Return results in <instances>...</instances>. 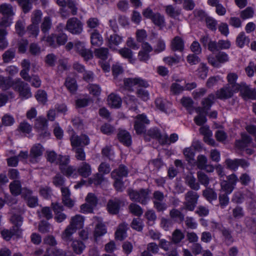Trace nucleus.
Listing matches in <instances>:
<instances>
[{"instance_id": "obj_60", "label": "nucleus", "mask_w": 256, "mask_h": 256, "mask_svg": "<svg viewBox=\"0 0 256 256\" xmlns=\"http://www.w3.org/2000/svg\"><path fill=\"white\" fill-rule=\"evenodd\" d=\"M88 90L90 94L94 96H99L101 93V88L98 84H92L88 86Z\"/></svg>"}, {"instance_id": "obj_30", "label": "nucleus", "mask_w": 256, "mask_h": 256, "mask_svg": "<svg viewBox=\"0 0 256 256\" xmlns=\"http://www.w3.org/2000/svg\"><path fill=\"white\" fill-rule=\"evenodd\" d=\"M64 86L71 94H74L78 89L76 81L74 78L68 77L66 79Z\"/></svg>"}, {"instance_id": "obj_45", "label": "nucleus", "mask_w": 256, "mask_h": 256, "mask_svg": "<svg viewBox=\"0 0 256 256\" xmlns=\"http://www.w3.org/2000/svg\"><path fill=\"white\" fill-rule=\"evenodd\" d=\"M170 218L174 222H181L184 220V215L177 209L172 210L170 211Z\"/></svg>"}, {"instance_id": "obj_2", "label": "nucleus", "mask_w": 256, "mask_h": 256, "mask_svg": "<svg viewBox=\"0 0 256 256\" xmlns=\"http://www.w3.org/2000/svg\"><path fill=\"white\" fill-rule=\"evenodd\" d=\"M84 225V218L82 216L77 214L71 218L70 224L62 235V239L66 242L71 240V237L77 229L82 228Z\"/></svg>"}, {"instance_id": "obj_48", "label": "nucleus", "mask_w": 256, "mask_h": 256, "mask_svg": "<svg viewBox=\"0 0 256 256\" xmlns=\"http://www.w3.org/2000/svg\"><path fill=\"white\" fill-rule=\"evenodd\" d=\"M203 196L210 202L217 198V194L212 188H206L204 190Z\"/></svg>"}, {"instance_id": "obj_1", "label": "nucleus", "mask_w": 256, "mask_h": 256, "mask_svg": "<svg viewBox=\"0 0 256 256\" xmlns=\"http://www.w3.org/2000/svg\"><path fill=\"white\" fill-rule=\"evenodd\" d=\"M71 144L76 152V157L78 160H84L86 154L80 146H86L89 144L90 140L88 136L83 134L80 136L73 134L70 137Z\"/></svg>"}, {"instance_id": "obj_5", "label": "nucleus", "mask_w": 256, "mask_h": 256, "mask_svg": "<svg viewBox=\"0 0 256 256\" xmlns=\"http://www.w3.org/2000/svg\"><path fill=\"white\" fill-rule=\"evenodd\" d=\"M143 16L150 19L152 23L160 29L166 26L164 16L159 12H154L150 8L144 9L142 12Z\"/></svg>"}, {"instance_id": "obj_15", "label": "nucleus", "mask_w": 256, "mask_h": 256, "mask_svg": "<svg viewBox=\"0 0 256 256\" xmlns=\"http://www.w3.org/2000/svg\"><path fill=\"white\" fill-rule=\"evenodd\" d=\"M150 124V120L144 114H138L136 117L134 128L137 134H142L145 132V124Z\"/></svg>"}, {"instance_id": "obj_59", "label": "nucleus", "mask_w": 256, "mask_h": 256, "mask_svg": "<svg viewBox=\"0 0 256 256\" xmlns=\"http://www.w3.org/2000/svg\"><path fill=\"white\" fill-rule=\"evenodd\" d=\"M36 98L38 102L42 104H44L47 101V94L43 90H38L36 95Z\"/></svg>"}, {"instance_id": "obj_7", "label": "nucleus", "mask_w": 256, "mask_h": 256, "mask_svg": "<svg viewBox=\"0 0 256 256\" xmlns=\"http://www.w3.org/2000/svg\"><path fill=\"white\" fill-rule=\"evenodd\" d=\"M128 170L126 166L121 165L118 169L112 172V177L115 180L114 186L118 191H122L124 189L122 178L128 175Z\"/></svg>"}, {"instance_id": "obj_58", "label": "nucleus", "mask_w": 256, "mask_h": 256, "mask_svg": "<svg viewBox=\"0 0 256 256\" xmlns=\"http://www.w3.org/2000/svg\"><path fill=\"white\" fill-rule=\"evenodd\" d=\"M64 178L60 174H57L52 180L54 184L57 187H64Z\"/></svg>"}, {"instance_id": "obj_64", "label": "nucleus", "mask_w": 256, "mask_h": 256, "mask_svg": "<svg viewBox=\"0 0 256 256\" xmlns=\"http://www.w3.org/2000/svg\"><path fill=\"white\" fill-rule=\"evenodd\" d=\"M2 121L4 126H10L14 122V119L12 116L6 114L2 117Z\"/></svg>"}, {"instance_id": "obj_29", "label": "nucleus", "mask_w": 256, "mask_h": 256, "mask_svg": "<svg viewBox=\"0 0 256 256\" xmlns=\"http://www.w3.org/2000/svg\"><path fill=\"white\" fill-rule=\"evenodd\" d=\"M118 136L120 141L124 144L127 146L130 145L132 143V138L128 132L125 130H120Z\"/></svg>"}, {"instance_id": "obj_33", "label": "nucleus", "mask_w": 256, "mask_h": 256, "mask_svg": "<svg viewBox=\"0 0 256 256\" xmlns=\"http://www.w3.org/2000/svg\"><path fill=\"white\" fill-rule=\"evenodd\" d=\"M22 70L20 72V76L26 80H29L28 72L30 68V62L27 60H24L22 62Z\"/></svg>"}, {"instance_id": "obj_16", "label": "nucleus", "mask_w": 256, "mask_h": 256, "mask_svg": "<svg viewBox=\"0 0 256 256\" xmlns=\"http://www.w3.org/2000/svg\"><path fill=\"white\" fill-rule=\"evenodd\" d=\"M124 86L126 89L130 90L134 86L147 88L148 84L146 81L140 78H127L124 80Z\"/></svg>"}, {"instance_id": "obj_61", "label": "nucleus", "mask_w": 256, "mask_h": 256, "mask_svg": "<svg viewBox=\"0 0 256 256\" xmlns=\"http://www.w3.org/2000/svg\"><path fill=\"white\" fill-rule=\"evenodd\" d=\"M198 70V75L200 78L204 79L207 76L208 68L206 64H201Z\"/></svg>"}, {"instance_id": "obj_50", "label": "nucleus", "mask_w": 256, "mask_h": 256, "mask_svg": "<svg viewBox=\"0 0 256 256\" xmlns=\"http://www.w3.org/2000/svg\"><path fill=\"white\" fill-rule=\"evenodd\" d=\"M182 58L178 56H174L164 57L163 58L164 62L166 64L170 66L178 64V62H180Z\"/></svg>"}, {"instance_id": "obj_39", "label": "nucleus", "mask_w": 256, "mask_h": 256, "mask_svg": "<svg viewBox=\"0 0 256 256\" xmlns=\"http://www.w3.org/2000/svg\"><path fill=\"white\" fill-rule=\"evenodd\" d=\"M91 44L92 46H99L103 43V38L97 30H94L91 34Z\"/></svg>"}, {"instance_id": "obj_35", "label": "nucleus", "mask_w": 256, "mask_h": 256, "mask_svg": "<svg viewBox=\"0 0 256 256\" xmlns=\"http://www.w3.org/2000/svg\"><path fill=\"white\" fill-rule=\"evenodd\" d=\"M183 154L186 160L189 164H195V152L192 147L185 148L183 150Z\"/></svg>"}, {"instance_id": "obj_4", "label": "nucleus", "mask_w": 256, "mask_h": 256, "mask_svg": "<svg viewBox=\"0 0 256 256\" xmlns=\"http://www.w3.org/2000/svg\"><path fill=\"white\" fill-rule=\"evenodd\" d=\"M238 75L236 73L230 72L229 73L226 77L228 84H226L234 90L238 91L240 90L243 93L245 98L254 99V96L253 95L252 92L248 88L243 92V87L244 86L240 85L236 82L238 79Z\"/></svg>"}, {"instance_id": "obj_14", "label": "nucleus", "mask_w": 256, "mask_h": 256, "mask_svg": "<svg viewBox=\"0 0 256 256\" xmlns=\"http://www.w3.org/2000/svg\"><path fill=\"white\" fill-rule=\"evenodd\" d=\"M229 60L228 56L224 52H220L215 56L210 54L208 57V60L209 64L216 68H219L222 64H224Z\"/></svg>"}, {"instance_id": "obj_54", "label": "nucleus", "mask_w": 256, "mask_h": 256, "mask_svg": "<svg viewBox=\"0 0 256 256\" xmlns=\"http://www.w3.org/2000/svg\"><path fill=\"white\" fill-rule=\"evenodd\" d=\"M184 238L182 232L180 230H176L172 236V241L175 244L179 243Z\"/></svg>"}, {"instance_id": "obj_8", "label": "nucleus", "mask_w": 256, "mask_h": 256, "mask_svg": "<svg viewBox=\"0 0 256 256\" xmlns=\"http://www.w3.org/2000/svg\"><path fill=\"white\" fill-rule=\"evenodd\" d=\"M149 191L147 189H141L140 190H129L128 194L132 200L146 204L150 200Z\"/></svg>"}, {"instance_id": "obj_11", "label": "nucleus", "mask_w": 256, "mask_h": 256, "mask_svg": "<svg viewBox=\"0 0 256 256\" xmlns=\"http://www.w3.org/2000/svg\"><path fill=\"white\" fill-rule=\"evenodd\" d=\"M14 89L18 92L20 96L23 99H28L32 96L28 85L20 79L15 80Z\"/></svg>"}, {"instance_id": "obj_57", "label": "nucleus", "mask_w": 256, "mask_h": 256, "mask_svg": "<svg viewBox=\"0 0 256 256\" xmlns=\"http://www.w3.org/2000/svg\"><path fill=\"white\" fill-rule=\"evenodd\" d=\"M14 56L15 50L12 49H10L3 54L2 58L4 62H8L14 58Z\"/></svg>"}, {"instance_id": "obj_38", "label": "nucleus", "mask_w": 256, "mask_h": 256, "mask_svg": "<svg viewBox=\"0 0 256 256\" xmlns=\"http://www.w3.org/2000/svg\"><path fill=\"white\" fill-rule=\"evenodd\" d=\"M71 246L74 252L78 254H81L86 248L83 242L78 240H74Z\"/></svg>"}, {"instance_id": "obj_62", "label": "nucleus", "mask_w": 256, "mask_h": 256, "mask_svg": "<svg viewBox=\"0 0 256 256\" xmlns=\"http://www.w3.org/2000/svg\"><path fill=\"white\" fill-rule=\"evenodd\" d=\"M51 25L52 22L50 17H45L42 24V32L44 33L48 32V30L50 29Z\"/></svg>"}, {"instance_id": "obj_63", "label": "nucleus", "mask_w": 256, "mask_h": 256, "mask_svg": "<svg viewBox=\"0 0 256 256\" xmlns=\"http://www.w3.org/2000/svg\"><path fill=\"white\" fill-rule=\"evenodd\" d=\"M27 32L30 36H37L39 33L38 26L31 24L28 27Z\"/></svg>"}, {"instance_id": "obj_37", "label": "nucleus", "mask_w": 256, "mask_h": 256, "mask_svg": "<svg viewBox=\"0 0 256 256\" xmlns=\"http://www.w3.org/2000/svg\"><path fill=\"white\" fill-rule=\"evenodd\" d=\"M10 189L12 194L14 196H18L20 194L21 192L22 194L23 190H26V188L22 189L20 181L15 180L10 184Z\"/></svg>"}, {"instance_id": "obj_18", "label": "nucleus", "mask_w": 256, "mask_h": 256, "mask_svg": "<svg viewBox=\"0 0 256 256\" xmlns=\"http://www.w3.org/2000/svg\"><path fill=\"white\" fill-rule=\"evenodd\" d=\"M251 138L247 134H242V140H236V147L240 150H245L248 154H252V150L246 148L250 144L251 142Z\"/></svg>"}, {"instance_id": "obj_49", "label": "nucleus", "mask_w": 256, "mask_h": 256, "mask_svg": "<svg viewBox=\"0 0 256 256\" xmlns=\"http://www.w3.org/2000/svg\"><path fill=\"white\" fill-rule=\"evenodd\" d=\"M126 104L130 109L135 110L136 109L137 100L134 96H128L125 99Z\"/></svg>"}, {"instance_id": "obj_20", "label": "nucleus", "mask_w": 256, "mask_h": 256, "mask_svg": "<svg viewBox=\"0 0 256 256\" xmlns=\"http://www.w3.org/2000/svg\"><path fill=\"white\" fill-rule=\"evenodd\" d=\"M238 92V90H234V88L226 85L216 92V96L218 98L225 100L231 98L234 93Z\"/></svg>"}, {"instance_id": "obj_28", "label": "nucleus", "mask_w": 256, "mask_h": 256, "mask_svg": "<svg viewBox=\"0 0 256 256\" xmlns=\"http://www.w3.org/2000/svg\"><path fill=\"white\" fill-rule=\"evenodd\" d=\"M120 202V200L118 199L110 200L107 206L109 212L112 214H117L119 211Z\"/></svg>"}, {"instance_id": "obj_27", "label": "nucleus", "mask_w": 256, "mask_h": 256, "mask_svg": "<svg viewBox=\"0 0 256 256\" xmlns=\"http://www.w3.org/2000/svg\"><path fill=\"white\" fill-rule=\"evenodd\" d=\"M171 48L173 50L182 52L184 49V42L180 36L174 38L171 42Z\"/></svg>"}, {"instance_id": "obj_34", "label": "nucleus", "mask_w": 256, "mask_h": 256, "mask_svg": "<svg viewBox=\"0 0 256 256\" xmlns=\"http://www.w3.org/2000/svg\"><path fill=\"white\" fill-rule=\"evenodd\" d=\"M15 81L12 80L10 77L5 78L0 76V88L2 90H8L11 86L14 88Z\"/></svg>"}, {"instance_id": "obj_23", "label": "nucleus", "mask_w": 256, "mask_h": 256, "mask_svg": "<svg viewBox=\"0 0 256 256\" xmlns=\"http://www.w3.org/2000/svg\"><path fill=\"white\" fill-rule=\"evenodd\" d=\"M108 104L112 108H119L122 104L121 98L117 94L112 93L108 96Z\"/></svg>"}, {"instance_id": "obj_53", "label": "nucleus", "mask_w": 256, "mask_h": 256, "mask_svg": "<svg viewBox=\"0 0 256 256\" xmlns=\"http://www.w3.org/2000/svg\"><path fill=\"white\" fill-rule=\"evenodd\" d=\"M42 16V12L40 10H34L31 18L32 24L38 26L39 22H40Z\"/></svg>"}, {"instance_id": "obj_47", "label": "nucleus", "mask_w": 256, "mask_h": 256, "mask_svg": "<svg viewBox=\"0 0 256 256\" xmlns=\"http://www.w3.org/2000/svg\"><path fill=\"white\" fill-rule=\"evenodd\" d=\"M186 182L190 187L194 190H198L200 186L198 183L196 182V180L194 176L192 174H188L186 178Z\"/></svg>"}, {"instance_id": "obj_25", "label": "nucleus", "mask_w": 256, "mask_h": 256, "mask_svg": "<svg viewBox=\"0 0 256 256\" xmlns=\"http://www.w3.org/2000/svg\"><path fill=\"white\" fill-rule=\"evenodd\" d=\"M107 232L105 225L102 222H98L96 226L94 232V240L98 242L99 238L104 235Z\"/></svg>"}, {"instance_id": "obj_3", "label": "nucleus", "mask_w": 256, "mask_h": 256, "mask_svg": "<svg viewBox=\"0 0 256 256\" xmlns=\"http://www.w3.org/2000/svg\"><path fill=\"white\" fill-rule=\"evenodd\" d=\"M10 220L14 224L12 228L10 230H4L1 232L3 238L6 240H9L14 235L20 236L21 234L20 227L22 223V216L20 214H13L10 218Z\"/></svg>"}, {"instance_id": "obj_43", "label": "nucleus", "mask_w": 256, "mask_h": 256, "mask_svg": "<svg viewBox=\"0 0 256 256\" xmlns=\"http://www.w3.org/2000/svg\"><path fill=\"white\" fill-rule=\"evenodd\" d=\"M108 50L106 48H96L94 51L96 56L102 60H106L108 58Z\"/></svg>"}, {"instance_id": "obj_12", "label": "nucleus", "mask_w": 256, "mask_h": 256, "mask_svg": "<svg viewBox=\"0 0 256 256\" xmlns=\"http://www.w3.org/2000/svg\"><path fill=\"white\" fill-rule=\"evenodd\" d=\"M199 196L197 192L193 191L188 192L185 195V202H184L183 209L193 211L198 203Z\"/></svg>"}, {"instance_id": "obj_17", "label": "nucleus", "mask_w": 256, "mask_h": 256, "mask_svg": "<svg viewBox=\"0 0 256 256\" xmlns=\"http://www.w3.org/2000/svg\"><path fill=\"white\" fill-rule=\"evenodd\" d=\"M35 126L40 136L43 137H48L50 136V133L47 130V120L44 118L39 117L37 118Z\"/></svg>"}, {"instance_id": "obj_52", "label": "nucleus", "mask_w": 256, "mask_h": 256, "mask_svg": "<svg viewBox=\"0 0 256 256\" xmlns=\"http://www.w3.org/2000/svg\"><path fill=\"white\" fill-rule=\"evenodd\" d=\"M221 190L226 194H231L234 189V187L226 180H223L220 182Z\"/></svg>"}, {"instance_id": "obj_19", "label": "nucleus", "mask_w": 256, "mask_h": 256, "mask_svg": "<svg viewBox=\"0 0 256 256\" xmlns=\"http://www.w3.org/2000/svg\"><path fill=\"white\" fill-rule=\"evenodd\" d=\"M74 48L86 60H90L93 56L92 53L90 50L85 48V44L84 42L76 41Z\"/></svg>"}, {"instance_id": "obj_40", "label": "nucleus", "mask_w": 256, "mask_h": 256, "mask_svg": "<svg viewBox=\"0 0 256 256\" xmlns=\"http://www.w3.org/2000/svg\"><path fill=\"white\" fill-rule=\"evenodd\" d=\"M60 170L63 174L68 177L72 178H76L77 177V172L73 166H62L60 167Z\"/></svg>"}, {"instance_id": "obj_6", "label": "nucleus", "mask_w": 256, "mask_h": 256, "mask_svg": "<svg viewBox=\"0 0 256 256\" xmlns=\"http://www.w3.org/2000/svg\"><path fill=\"white\" fill-rule=\"evenodd\" d=\"M0 12L2 14L3 17L0 22L1 26L7 27L11 25L12 22V17L14 15L15 12L14 8L10 4L4 3L0 6Z\"/></svg>"}, {"instance_id": "obj_31", "label": "nucleus", "mask_w": 256, "mask_h": 256, "mask_svg": "<svg viewBox=\"0 0 256 256\" xmlns=\"http://www.w3.org/2000/svg\"><path fill=\"white\" fill-rule=\"evenodd\" d=\"M127 224L125 223L119 225L115 232V237L116 240H122L126 237Z\"/></svg>"}, {"instance_id": "obj_56", "label": "nucleus", "mask_w": 256, "mask_h": 256, "mask_svg": "<svg viewBox=\"0 0 256 256\" xmlns=\"http://www.w3.org/2000/svg\"><path fill=\"white\" fill-rule=\"evenodd\" d=\"M129 209L132 214L137 216H141L143 212L140 206L136 204H131L129 206Z\"/></svg>"}, {"instance_id": "obj_26", "label": "nucleus", "mask_w": 256, "mask_h": 256, "mask_svg": "<svg viewBox=\"0 0 256 256\" xmlns=\"http://www.w3.org/2000/svg\"><path fill=\"white\" fill-rule=\"evenodd\" d=\"M44 152V148L40 144L34 146L30 150V157L32 162H36V158L41 156Z\"/></svg>"}, {"instance_id": "obj_51", "label": "nucleus", "mask_w": 256, "mask_h": 256, "mask_svg": "<svg viewBox=\"0 0 256 256\" xmlns=\"http://www.w3.org/2000/svg\"><path fill=\"white\" fill-rule=\"evenodd\" d=\"M207 158L202 154L198 155L197 157V160L195 163L199 169L204 170L206 168L207 163Z\"/></svg>"}, {"instance_id": "obj_21", "label": "nucleus", "mask_w": 256, "mask_h": 256, "mask_svg": "<svg viewBox=\"0 0 256 256\" xmlns=\"http://www.w3.org/2000/svg\"><path fill=\"white\" fill-rule=\"evenodd\" d=\"M108 46L112 51L118 50L117 46L123 42V37L116 34H111L108 38Z\"/></svg>"}, {"instance_id": "obj_32", "label": "nucleus", "mask_w": 256, "mask_h": 256, "mask_svg": "<svg viewBox=\"0 0 256 256\" xmlns=\"http://www.w3.org/2000/svg\"><path fill=\"white\" fill-rule=\"evenodd\" d=\"M196 111L198 115L194 118V122L198 126H202L206 122V112H204L202 108H198Z\"/></svg>"}, {"instance_id": "obj_10", "label": "nucleus", "mask_w": 256, "mask_h": 256, "mask_svg": "<svg viewBox=\"0 0 256 256\" xmlns=\"http://www.w3.org/2000/svg\"><path fill=\"white\" fill-rule=\"evenodd\" d=\"M66 29L74 34H80L83 30V24L76 18H72L67 21Z\"/></svg>"}, {"instance_id": "obj_42", "label": "nucleus", "mask_w": 256, "mask_h": 256, "mask_svg": "<svg viewBox=\"0 0 256 256\" xmlns=\"http://www.w3.org/2000/svg\"><path fill=\"white\" fill-rule=\"evenodd\" d=\"M250 42V39L247 37L244 32H240L236 37V44L237 46L242 48L246 44H248Z\"/></svg>"}, {"instance_id": "obj_13", "label": "nucleus", "mask_w": 256, "mask_h": 256, "mask_svg": "<svg viewBox=\"0 0 256 256\" xmlns=\"http://www.w3.org/2000/svg\"><path fill=\"white\" fill-rule=\"evenodd\" d=\"M57 4L62 7L60 8L61 14L62 17L66 18L68 16V14L65 10L68 5L69 8L70 9L72 15H76L77 13V2L76 0H68L66 2L64 0H56Z\"/></svg>"}, {"instance_id": "obj_22", "label": "nucleus", "mask_w": 256, "mask_h": 256, "mask_svg": "<svg viewBox=\"0 0 256 256\" xmlns=\"http://www.w3.org/2000/svg\"><path fill=\"white\" fill-rule=\"evenodd\" d=\"M226 164L228 168L234 170H236L240 166L243 168H246L248 166L247 162L242 159H228L226 160Z\"/></svg>"}, {"instance_id": "obj_36", "label": "nucleus", "mask_w": 256, "mask_h": 256, "mask_svg": "<svg viewBox=\"0 0 256 256\" xmlns=\"http://www.w3.org/2000/svg\"><path fill=\"white\" fill-rule=\"evenodd\" d=\"M78 172L82 176L88 177L92 173L90 166L86 162H82L78 167Z\"/></svg>"}, {"instance_id": "obj_44", "label": "nucleus", "mask_w": 256, "mask_h": 256, "mask_svg": "<svg viewBox=\"0 0 256 256\" xmlns=\"http://www.w3.org/2000/svg\"><path fill=\"white\" fill-rule=\"evenodd\" d=\"M166 12L170 16L177 18L180 14V9L175 8L172 5H168L166 6Z\"/></svg>"}, {"instance_id": "obj_24", "label": "nucleus", "mask_w": 256, "mask_h": 256, "mask_svg": "<svg viewBox=\"0 0 256 256\" xmlns=\"http://www.w3.org/2000/svg\"><path fill=\"white\" fill-rule=\"evenodd\" d=\"M32 191L30 190H24L22 196L27 200L28 204L30 208H34L38 206V198L36 196H31Z\"/></svg>"}, {"instance_id": "obj_55", "label": "nucleus", "mask_w": 256, "mask_h": 256, "mask_svg": "<svg viewBox=\"0 0 256 256\" xmlns=\"http://www.w3.org/2000/svg\"><path fill=\"white\" fill-rule=\"evenodd\" d=\"M198 178L199 182L205 186H207L210 182V179L206 174L202 172H198Z\"/></svg>"}, {"instance_id": "obj_9", "label": "nucleus", "mask_w": 256, "mask_h": 256, "mask_svg": "<svg viewBox=\"0 0 256 256\" xmlns=\"http://www.w3.org/2000/svg\"><path fill=\"white\" fill-rule=\"evenodd\" d=\"M148 133L151 136L158 138L160 142L164 144L175 142L178 138V135L174 133L172 134L170 137L167 134H161L156 128L150 130Z\"/></svg>"}, {"instance_id": "obj_46", "label": "nucleus", "mask_w": 256, "mask_h": 256, "mask_svg": "<svg viewBox=\"0 0 256 256\" xmlns=\"http://www.w3.org/2000/svg\"><path fill=\"white\" fill-rule=\"evenodd\" d=\"M214 100L215 96L213 94H209L208 97L204 98L202 102L203 108L206 110L210 109L214 102Z\"/></svg>"}, {"instance_id": "obj_41", "label": "nucleus", "mask_w": 256, "mask_h": 256, "mask_svg": "<svg viewBox=\"0 0 256 256\" xmlns=\"http://www.w3.org/2000/svg\"><path fill=\"white\" fill-rule=\"evenodd\" d=\"M123 58L128 59L130 62L133 60V52L130 49L124 47L116 50Z\"/></svg>"}]
</instances>
